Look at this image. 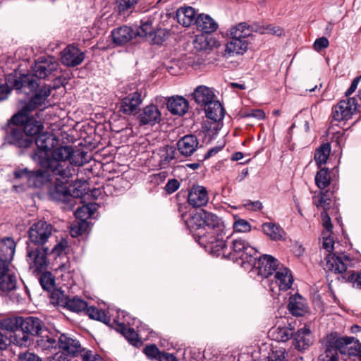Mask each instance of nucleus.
<instances>
[{
  "label": "nucleus",
  "instance_id": "1",
  "mask_svg": "<svg viewBox=\"0 0 361 361\" xmlns=\"http://www.w3.org/2000/svg\"><path fill=\"white\" fill-rule=\"evenodd\" d=\"M59 68V62L51 56H42L35 60L31 66V73H21L15 71L6 76V82L9 88L18 94H25L27 97L43 92L47 93L46 101L51 94L50 85L40 83L42 79L49 75H56Z\"/></svg>",
  "mask_w": 361,
  "mask_h": 361
},
{
  "label": "nucleus",
  "instance_id": "2",
  "mask_svg": "<svg viewBox=\"0 0 361 361\" xmlns=\"http://www.w3.org/2000/svg\"><path fill=\"white\" fill-rule=\"evenodd\" d=\"M185 224L199 245L209 252L217 241L226 237L225 226L221 219L204 209L191 214Z\"/></svg>",
  "mask_w": 361,
  "mask_h": 361
},
{
  "label": "nucleus",
  "instance_id": "3",
  "mask_svg": "<svg viewBox=\"0 0 361 361\" xmlns=\"http://www.w3.org/2000/svg\"><path fill=\"white\" fill-rule=\"evenodd\" d=\"M53 231V226L46 221L39 220L34 223L29 228L27 243V257L35 267L36 271L42 272L49 264L47 258L49 247L45 246Z\"/></svg>",
  "mask_w": 361,
  "mask_h": 361
},
{
  "label": "nucleus",
  "instance_id": "4",
  "mask_svg": "<svg viewBox=\"0 0 361 361\" xmlns=\"http://www.w3.org/2000/svg\"><path fill=\"white\" fill-rule=\"evenodd\" d=\"M212 255L228 259L240 263L242 266L255 262V256L258 255V251L250 245L244 239L240 238L221 239L217 241L214 249L210 252Z\"/></svg>",
  "mask_w": 361,
  "mask_h": 361
},
{
  "label": "nucleus",
  "instance_id": "5",
  "mask_svg": "<svg viewBox=\"0 0 361 361\" xmlns=\"http://www.w3.org/2000/svg\"><path fill=\"white\" fill-rule=\"evenodd\" d=\"M47 93L43 92L41 94H35V96L27 97V100L21 101L22 106L20 109L14 114L15 116H20L19 123L27 137L32 140H34L40 133L44 130V126L41 120H38L30 113L37 109H40L46 103V97Z\"/></svg>",
  "mask_w": 361,
  "mask_h": 361
},
{
  "label": "nucleus",
  "instance_id": "6",
  "mask_svg": "<svg viewBox=\"0 0 361 361\" xmlns=\"http://www.w3.org/2000/svg\"><path fill=\"white\" fill-rule=\"evenodd\" d=\"M20 116L14 114L1 127L4 133L3 145L13 147L21 154L32 148V140L27 137L19 123Z\"/></svg>",
  "mask_w": 361,
  "mask_h": 361
},
{
  "label": "nucleus",
  "instance_id": "7",
  "mask_svg": "<svg viewBox=\"0 0 361 361\" xmlns=\"http://www.w3.org/2000/svg\"><path fill=\"white\" fill-rule=\"evenodd\" d=\"M20 326V333L18 334L17 345L21 347H28L32 345L39 336L49 333L44 322L34 316H21Z\"/></svg>",
  "mask_w": 361,
  "mask_h": 361
},
{
  "label": "nucleus",
  "instance_id": "8",
  "mask_svg": "<svg viewBox=\"0 0 361 361\" xmlns=\"http://www.w3.org/2000/svg\"><path fill=\"white\" fill-rule=\"evenodd\" d=\"M361 80V75L355 78L350 87L345 92L346 99L341 100L336 105L334 106L331 111V118L334 121H347L352 118V116L357 111L360 104L358 99L350 97L356 90L358 83Z\"/></svg>",
  "mask_w": 361,
  "mask_h": 361
},
{
  "label": "nucleus",
  "instance_id": "9",
  "mask_svg": "<svg viewBox=\"0 0 361 361\" xmlns=\"http://www.w3.org/2000/svg\"><path fill=\"white\" fill-rule=\"evenodd\" d=\"M361 80V75L355 78L350 87L345 92L346 99L341 100L336 105L334 106L331 111V118L334 121H347L352 118V116L357 111L360 104L358 99L350 97L356 90L358 83Z\"/></svg>",
  "mask_w": 361,
  "mask_h": 361
},
{
  "label": "nucleus",
  "instance_id": "10",
  "mask_svg": "<svg viewBox=\"0 0 361 361\" xmlns=\"http://www.w3.org/2000/svg\"><path fill=\"white\" fill-rule=\"evenodd\" d=\"M49 333L42 334L39 336L35 341L37 346L42 350L50 349L56 350L59 348L65 352L68 353L73 356H78L80 350V343L77 339H73L67 336V334H61L58 339L49 336Z\"/></svg>",
  "mask_w": 361,
  "mask_h": 361
},
{
  "label": "nucleus",
  "instance_id": "11",
  "mask_svg": "<svg viewBox=\"0 0 361 361\" xmlns=\"http://www.w3.org/2000/svg\"><path fill=\"white\" fill-rule=\"evenodd\" d=\"M85 314L91 319L101 322L109 327L114 329L121 333L133 346H135V331L133 328L128 327L124 323H119L114 319L112 322L110 316L107 315L105 310L99 309L95 306L88 307Z\"/></svg>",
  "mask_w": 361,
  "mask_h": 361
},
{
  "label": "nucleus",
  "instance_id": "12",
  "mask_svg": "<svg viewBox=\"0 0 361 361\" xmlns=\"http://www.w3.org/2000/svg\"><path fill=\"white\" fill-rule=\"evenodd\" d=\"M50 168H42L33 170L27 167H16L13 172V178L18 180L25 179L27 186L30 188H42L45 185L51 180V175L49 171Z\"/></svg>",
  "mask_w": 361,
  "mask_h": 361
},
{
  "label": "nucleus",
  "instance_id": "13",
  "mask_svg": "<svg viewBox=\"0 0 361 361\" xmlns=\"http://www.w3.org/2000/svg\"><path fill=\"white\" fill-rule=\"evenodd\" d=\"M326 336L338 355L350 357L360 353L358 350L360 343L353 336H342L336 331L328 334Z\"/></svg>",
  "mask_w": 361,
  "mask_h": 361
},
{
  "label": "nucleus",
  "instance_id": "14",
  "mask_svg": "<svg viewBox=\"0 0 361 361\" xmlns=\"http://www.w3.org/2000/svg\"><path fill=\"white\" fill-rule=\"evenodd\" d=\"M154 18L148 17L140 20V25L137 27V37L152 44H161L166 39L168 32L165 29H154L152 26Z\"/></svg>",
  "mask_w": 361,
  "mask_h": 361
},
{
  "label": "nucleus",
  "instance_id": "15",
  "mask_svg": "<svg viewBox=\"0 0 361 361\" xmlns=\"http://www.w3.org/2000/svg\"><path fill=\"white\" fill-rule=\"evenodd\" d=\"M32 141V147L36 146V148L30 154L31 159L39 165V161L43 160L46 156L50 153L54 147V142H57L56 137L45 131L40 133Z\"/></svg>",
  "mask_w": 361,
  "mask_h": 361
},
{
  "label": "nucleus",
  "instance_id": "16",
  "mask_svg": "<svg viewBox=\"0 0 361 361\" xmlns=\"http://www.w3.org/2000/svg\"><path fill=\"white\" fill-rule=\"evenodd\" d=\"M249 265L257 269L258 275L268 278L276 271L279 262L277 259L269 255H255V262H250Z\"/></svg>",
  "mask_w": 361,
  "mask_h": 361
},
{
  "label": "nucleus",
  "instance_id": "17",
  "mask_svg": "<svg viewBox=\"0 0 361 361\" xmlns=\"http://www.w3.org/2000/svg\"><path fill=\"white\" fill-rule=\"evenodd\" d=\"M69 149H71V146H60L52 149L50 153L39 161V166L42 168H50V170L54 171L56 167V162L66 160L70 161V159H72Z\"/></svg>",
  "mask_w": 361,
  "mask_h": 361
},
{
  "label": "nucleus",
  "instance_id": "18",
  "mask_svg": "<svg viewBox=\"0 0 361 361\" xmlns=\"http://www.w3.org/2000/svg\"><path fill=\"white\" fill-rule=\"evenodd\" d=\"M11 262L0 255V293H10L16 288V276L8 274Z\"/></svg>",
  "mask_w": 361,
  "mask_h": 361
},
{
  "label": "nucleus",
  "instance_id": "19",
  "mask_svg": "<svg viewBox=\"0 0 361 361\" xmlns=\"http://www.w3.org/2000/svg\"><path fill=\"white\" fill-rule=\"evenodd\" d=\"M50 200L57 202H62L69 206L73 209V204L71 203L70 188L66 183L61 180L56 181L53 188L49 191Z\"/></svg>",
  "mask_w": 361,
  "mask_h": 361
},
{
  "label": "nucleus",
  "instance_id": "20",
  "mask_svg": "<svg viewBox=\"0 0 361 361\" xmlns=\"http://www.w3.org/2000/svg\"><path fill=\"white\" fill-rule=\"evenodd\" d=\"M85 57V52L82 51L78 47L68 45L61 52V63L67 67H75L82 63Z\"/></svg>",
  "mask_w": 361,
  "mask_h": 361
},
{
  "label": "nucleus",
  "instance_id": "21",
  "mask_svg": "<svg viewBox=\"0 0 361 361\" xmlns=\"http://www.w3.org/2000/svg\"><path fill=\"white\" fill-rule=\"evenodd\" d=\"M110 37L114 47H123L135 37V32L131 27L123 25L113 29Z\"/></svg>",
  "mask_w": 361,
  "mask_h": 361
},
{
  "label": "nucleus",
  "instance_id": "22",
  "mask_svg": "<svg viewBox=\"0 0 361 361\" xmlns=\"http://www.w3.org/2000/svg\"><path fill=\"white\" fill-rule=\"evenodd\" d=\"M209 201L208 192L205 187L193 185L188 192V202L192 207L205 206Z\"/></svg>",
  "mask_w": 361,
  "mask_h": 361
},
{
  "label": "nucleus",
  "instance_id": "23",
  "mask_svg": "<svg viewBox=\"0 0 361 361\" xmlns=\"http://www.w3.org/2000/svg\"><path fill=\"white\" fill-rule=\"evenodd\" d=\"M137 119L140 126H154L161 121V113L156 105H148L139 114Z\"/></svg>",
  "mask_w": 361,
  "mask_h": 361
},
{
  "label": "nucleus",
  "instance_id": "24",
  "mask_svg": "<svg viewBox=\"0 0 361 361\" xmlns=\"http://www.w3.org/2000/svg\"><path fill=\"white\" fill-rule=\"evenodd\" d=\"M199 140L192 134L182 137L177 142V147L180 154L184 157L191 156L198 148Z\"/></svg>",
  "mask_w": 361,
  "mask_h": 361
},
{
  "label": "nucleus",
  "instance_id": "25",
  "mask_svg": "<svg viewBox=\"0 0 361 361\" xmlns=\"http://www.w3.org/2000/svg\"><path fill=\"white\" fill-rule=\"evenodd\" d=\"M293 345L299 351L308 348L313 343L312 333L309 328L303 327L293 333Z\"/></svg>",
  "mask_w": 361,
  "mask_h": 361
},
{
  "label": "nucleus",
  "instance_id": "26",
  "mask_svg": "<svg viewBox=\"0 0 361 361\" xmlns=\"http://www.w3.org/2000/svg\"><path fill=\"white\" fill-rule=\"evenodd\" d=\"M287 307L291 314L296 317L304 316L308 311L305 299L299 294L293 295L289 298Z\"/></svg>",
  "mask_w": 361,
  "mask_h": 361
},
{
  "label": "nucleus",
  "instance_id": "27",
  "mask_svg": "<svg viewBox=\"0 0 361 361\" xmlns=\"http://www.w3.org/2000/svg\"><path fill=\"white\" fill-rule=\"evenodd\" d=\"M321 353L318 357V361H339V355L326 336H324L320 341Z\"/></svg>",
  "mask_w": 361,
  "mask_h": 361
},
{
  "label": "nucleus",
  "instance_id": "28",
  "mask_svg": "<svg viewBox=\"0 0 361 361\" xmlns=\"http://www.w3.org/2000/svg\"><path fill=\"white\" fill-rule=\"evenodd\" d=\"M167 109L173 115L183 116L188 110V101L183 97L176 96L169 98Z\"/></svg>",
  "mask_w": 361,
  "mask_h": 361
},
{
  "label": "nucleus",
  "instance_id": "29",
  "mask_svg": "<svg viewBox=\"0 0 361 361\" xmlns=\"http://www.w3.org/2000/svg\"><path fill=\"white\" fill-rule=\"evenodd\" d=\"M195 25L197 29L202 33L210 34L218 28V24L209 15L200 13L196 17Z\"/></svg>",
  "mask_w": 361,
  "mask_h": 361
},
{
  "label": "nucleus",
  "instance_id": "30",
  "mask_svg": "<svg viewBox=\"0 0 361 361\" xmlns=\"http://www.w3.org/2000/svg\"><path fill=\"white\" fill-rule=\"evenodd\" d=\"M193 98L197 104L205 107L214 99L215 94L211 88L200 85L195 90Z\"/></svg>",
  "mask_w": 361,
  "mask_h": 361
},
{
  "label": "nucleus",
  "instance_id": "31",
  "mask_svg": "<svg viewBox=\"0 0 361 361\" xmlns=\"http://www.w3.org/2000/svg\"><path fill=\"white\" fill-rule=\"evenodd\" d=\"M21 316L8 318L0 322L1 330L9 333L10 337L13 336V342L17 343L18 334L20 333Z\"/></svg>",
  "mask_w": 361,
  "mask_h": 361
},
{
  "label": "nucleus",
  "instance_id": "32",
  "mask_svg": "<svg viewBox=\"0 0 361 361\" xmlns=\"http://www.w3.org/2000/svg\"><path fill=\"white\" fill-rule=\"evenodd\" d=\"M253 29L247 23L243 22L231 27L227 31V37L228 39H238L246 40L251 35Z\"/></svg>",
  "mask_w": 361,
  "mask_h": 361
},
{
  "label": "nucleus",
  "instance_id": "33",
  "mask_svg": "<svg viewBox=\"0 0 361 361\" xmlns=\"http://www.w3.org/2000/svg\"><path fill=\"white\" fill-rule=\"evenodd\" d=\"M196 11L190 6L180 7L176 13V18L178 23L184 27H189L192 23L195 24Z\"/></svg>",
  "mask_w": 361,
  "mask_h": 361
},
{
  "label": "nucleus",
  "instance_id": "34",
  "mask_svg": "<svg viewBox=\"0 0 361 361\" xmlns=\"http://www.w3.org/2000/svg\"><path fill=\"white\" fill-rule=\"evenodd\" d=\"M274 278L276 279L275 283L281 290H287L291 287L293 282L290 271L286 267L281 268L276 271Z\"/></svg>",
  "mask_w": 361,
  "mask_h": 361
},
{
  "label": "nucleus",
  "instance_id": "35",
  "mask_svg": "<svg viewBox=\"0 0 361 361\" xmlns=\"http://www.w3.org/2000/svg\"><path fill=\"white\" fill-rule=\"evenodd\" d=\"M206 116L215 122L221 121L225 114V110L221 104L214 99L204 107Z\"/></svg>",
  "mask_w": 361,
  "mask_h": 361
},
{
  "label": "nucleus",
  "instance_id": "36",
  "mask_svg": "<svg viewBox=\"0 0 361 361\" xmlns=\"http://www.w3.org/2000/svg\"><path fill=\"white\" fill-rule=\"evenodd\" d=\"M226 44V51L231 56L235 54H243L247 49V40L238 39H228Z\"/></svg>",
  "mask_w": 361,
  "mask_h": 361
},
{
  "label": "nucleus",
  "instance_id": "37",
  "mask_svg": "<svg viewBox=\"0 0 361 361\" xmlns=\"http://www.w3.org/2000/svg\"><path fill=\"white\" fill-rule=\"evenodd\" d=\"M16 243L11 237H5L0 241V255L12 261L16 252Z\"/></svg>",
  "mask_w": 361,
  "mask_h": 361
},
{
  "label": "nucleus",
  "instance_id": "38",
  "mask_svg": "<svg viewBox=\"0 0 361 361\" xmlns=\"http://www.w3.org/2000/svg\"><path fill=\"white\" fill-rule=\"evenodd\" d=\"M214 44V39L205 33L197 35L193 40V47L197 51L211 50Z\"/></svg>",
  "mask_w": 361,
  "mask_h": 361
},
{
  "label": "nucleus",
  "instance_id": "39",
  "mask_svg": "<svg viewBox=\"0 0 361 361\" xmlns=\"http://www.w3.org/2000/svg\"><path fill=\"white\" fill-rule=\"evenodd\" d=\"M326 268L336 274H343L347 269V266L341 257L329 255L326 257Z\"/></svg>",
  "mask_w": 361,
  "mask_h": 361
},
{
  "label": "nucleus",
  "instance_id": "40",
  "mask_svg": "<svg viewBox=\"0 0 361 361\" xmlns=\"http://www.w3.org/2000/svg\"><path fill=\"white\" fill-rule=\"evenodd\" d=\"M135 4V0H115L114 11L119 16L128 17L133 11Z\"/></svg>",
  "mask_w": 361,
  "mask_h": 361
},
{
  "label": "nucleus",
  "instance_id": "41",
  "mask_svg": "<svg viewBox=\"0 0 361 361\" xmlns=\"http://www.w3.org/2000/svg\"><path fill=\"white\" fill-rule=\"evenodd\" d=\"M263 232L272 240L283 239L284 231L276 224L272 222L264 223L262 225Z\"/></svg>",
  "mask_w": 361,
  "mask_h": 361
},
{
  "label": "nucleus",
  "instance_id": "42",
  "mask_svg": "<svg viewBox=\"0 0 361 361\" xmlns=\"http://www.w3.org/2000/svg\"><path fill=\"white\" fill-rule=\"evenodd\" d=\"M331 152V145L329 143L322 145L318 149H316L314 159L318 166L320 167L324 164L328 159Z\"/></svg>",
  "mask_w": 361,
  "mask_h": 361
},
{
  "label": "nucleus",
  "instance_id": "43",
  "mask_svg": "<svg viewBox=\"0 0 361 361\" xmlns=\"http://www.w3.org/2000/svg\"><path fill=\"white\" fill-rule=\"evenodd\" d=\"M331 183V176L328 168L321 169L315 176V184L321 190L328 187Z\"/></svg>",
  "mask_w": 361,
  "mask_h": 361
},
{
  "label": "nucleus",
  "instance_id": "44",
  "mask_svg": "<svg viewBox=\"0 0 361 361\" xmlns=\"http://www.w3.org/2000/svg\"><path fill=\"white\" fill-rule=\"evenodd\" d=\"M130 97L122 99L120 111L126 115H135V92L130 94Z\"/></svg>",
  "mask_w": 361,
  "mask_h": 361
},
{
  "label": "nucleus",
  "instance_id": "45",
  "mask_svg": "<svg viewBox=\"0 0 361 361\" xmlns=\"http://www.w3.org/2000/svg\"><path fill=\"white\" fill-rule=\"evenodd\" d=\"M51 300L54 304H56L63 308H67L71 298L60 288H54L51 293Z\"/></svg>",
  "mask_w": 361,
  "mask_h": 361
},
{
  "label": "nucleus",
  "instance_id": "46",
  "mask_svg": "<svg viewBox=\"0 0 361 361\" xmlns=\"http://www.w3.org/2000/svg\"><path fill=\"white\" fill-rule=\"evenodd\" d=\"M88 304L87 301L75 296L71 298L66 309L73 312L79 313L84 312L85 313Z\"/></svg>",
  "mask_w": 361,
  "mask_h": 361
},
{
  "label": "nucleus",
  "instance_id": "47",
  "mask_svg": "<svg viewBox=\"0 0 361 361\" xmlns=\"http://www.w3.org/2000/svg\"><path fill=\"white\" fill-rule=\"evenodd\" d=\"M294 329L287 326H279L274 332L275 339L279 342H286L290 338H293Z\"/></svg>",
  "mask_w": 361,
  "mask_h": 361
},
{
  "label": "nucleus",
  "instance_id": "48",
  "mask_svg": "<svg viewBox=\"0 0 361 361\" xmlns=\"http://www.w3.org/2000/svg\"><path fill=\"white\" fill-rule=\"evenodd\" d=\"M39 283L44 290L50 292L55 286V277L51 271H44L39 277Z\"/></svg>",
  "mask_w": 361,
  "mask_h": 361
},
{
  "label": "nucleus",
  "instance_id": "49",
  "mask_svg": "<svg viewBox=\"0 0 361 361\" xmlns=\"http://www.w3.org/2000/svg\"><path fill=\"white\" fill-rule=\"evenodd\" d=\"M71 154V158L70 159V163L75 164V165H81L84 162L87 161V152H84L82 149L79 148H73L71 146V149H69Z\"/></svg>",
  "mask_w": 361,
  "mask_h": 361
},
{
  "label": "nucleus",
  "instance_id": "50",
  "mask_svg": "<svg viewBox=\"0 0 361 361\" xmlns=\"http://www.w3.org/2000/svg\"><path fill=\"white\" fill-rule=\"evenodd\" d=\"M71 195V203L75 204V200L83 197L87 192L86 191V184L80 182L73 186V189L70 188Z\"/></svg>",
  "mask_w": 361,
  "mask_h": 361
},
{
  "label": "nucleus",
  "instance_id": "51",
  "mask_svg": "<svg viewBox=\"0 0 361 361\" xmlns=\"http://www.w3.org/2000/svg\"><path fill=\"white\" fill-rule=\"evenodd\" d=\"M255 30L261 34L269 33L279 37L285 35L284 30L282 27L272 24H268L266 26L262 27L257 26Z\"/></svg>",
  "mask_w": 361,
  "mask_h": 361
},
{
  "label": "nucleus",
  "instance_id": "52",
  "mask_svg": "<svg viewBox=\"0 0 361 361\" xmlns=\"http://www.w3.org/2000/svg\"><path fill=\"white\" fill-rule=\"evenodd\" d=\"M94 214V210L89 204L82 205L75 210L74 214L77 219H86L91 217Z\"/></svg>",
  "mask_w": 361,
  "mask_h": 361
},
{
  "label": "nucleus",
  "instance_id": "53",
  "mask_svg": "<svg viewBox=\"0 0 361 361\" xmlns=\"http://www.w3.org/2000/svg\"><path fill=\"white\" fill-rule=\"evenodd\" d=\"M80 353H81L82 361H104L100 355L94 353L91 350L82 348L81 346L78 355Z\"/></svg>",
  "mask_w": 361,
  "mask_h": 361
},
{
  "label": "nucleus",
  "instance_id": "54",
  "mask_svg": "<svg viewBox=\"0 0 361 361\" xmlns=\"http://www.w3.org/2000/svg\"><path fill=\"white\" fill-rule=\"evenodd\" d=\"M176 151L173 147L166 146L162 151L161 155L160 164L165 166L169 164V162L175 159Z\"/></svg>",
  "mask_w": 361,
  "mask_h": 361
},
{
  "label": "nucleus",
  "instance_id": "55",
  "mask_svg": "<svg viewBox=\"0 0 361 361\" xmlns=\"http://www.w3.org/2000/svg\"><path fill=\"white\" fill-rule=\"evenodd\" d=\"M341 277L345 281L352 283L353 287L361 289V272L352 271L348 272L347 278L345 276Z\"/></svg>",
  "mask_w": 361,
  "mask_h": 361
},
{
  "label": "nucleus",
  "instance_id": "56",
  "mask_svg": "<svg viewBox=\"0 0 361 361\" xmlns=\"http://www.w3.org/2000/svg\"><path fill=\"white\" fill-rule=\"evenodd\" d=\"M79 222L77 226H74L71 228L73 236L81 235L85 233L89 228V222L86 219H78Z\"/></svg>",
  "mask_w": 361,
  "mask_h": 361
},
{
  "label": "nucleus",
  "instance_id": "57",
  "mask_svg": "<svg viewBox=\"0 0 361 361\" xmlns=\"http://www.w3.org/2000/svg\"><path fill=\"white\" fill-rule=\"evenodd\" d=\"M161 353L155 344L147 345L143 349V353L150 359L158 360Z\"/></svg>",
  "mask_w": 361,
  "mask_h": 361
},
{
  "label": "nucleus",
  "instance_id": "58",
  "mask_svg": "<svg viewBox=\"0 0 361 361\" xmlns=\"http://www.w3.org/2000/svg\"><path fill=\"white\" fill-rule=\"evenodd\" d=\"M70 79L71 78L68 75H61L56 76L52 80V85H49L51 90L59 89L61 87H65L68 83Z\"/></svg>",
  "mask_w": 361,
  "mask_h": 361
},
{
  "label": "nucleus",
  "instance_id": "59",
  "mask_svg": "<svg viewBox=\"0 0 361 361\" xmlns=\"http://www.w3.org/2000/svg\"><path fill=\"white\" fill-rule=\"evenodd\" d=\"M331 202V198L329 197V192L325 191L321 192V196L319 198L318 202L317 203L316 205L317 207H322L324 210L326 212L330 208Z\"/></svg>",
  "mask_w": 361,
  "mask_h": 361
},
{
  "label": "nucleus",
  "instance_id": "60",
  "mask_svg": "<svg viewBox=\"0 0 361 361\" xmlns=\"http://www.w3.org/2000/svg\"><path fill=\"white\" fill-rule=\"evenodd\" d=\"M233 229L237 232H247L251 229L250 223L242 219H238L233 224Z\"/></svg>",
  "mask_w": 361,
  "mask_h": 361
},
{
  "label": "nucleus",
  "instance_id": "61",
  "mask_svg": "<svg viewBox=\"0 0 361 361\" xmlns=\"http://www.w3.org/2000/svg\"><path fill=\"white\" fill-rule=\"evenodd\" d=\"M68 247V242L65 239H61L60 242L56 243L52 249H49V255L51 254L55 255L56 257H59L61 254L64 251V250Z\"/></svg>",
  "mask_w": 361,
  "mask_h": 361
},
{
  "label": "nucleus",
  "instance_id": "62",
  "mask_svg": "<svg viewBox=\"0 0 361 361\" xmlns=\"http://www.w3.org/2000/svg\"><path fill=\"white\" fill-rule=\"evenodd\" d=\"M64 350L55 353L53 356L50 357L49 361H71L72 357H75Z\"/></svg>",
  "mask_w": 361,
  "mask_h": 361
},
{
  "label": "nucleus",
  "instance_id": "63",
  "mask_svg": "<svg viewBox=\"0 0 361 361\" xmlns=\"http://www.w3.org/2000/svg\"><path fill=\"white\" fill-rule=\"evenodd\" d=\"M180 182L176 178L169 179L164 187V191L167 195L176 192L180 187Z\"/></svg>",
  "mask_w": 361,
  "mask_h": 361
},
{
  "label": "nucleus",
  "instance_id": "64",
  "mask_svg": "<svg viewBox=\"0 0 361 361\" xmlns=\"http://www.w3.org/2000/svg\"><path fill=\"white\" fill-rule=\"evenodd\" d=\"M329 45L328 39L325 37L317 38L313 44L314 49L317 51H321L322 49L327 48Z\"/></svg>",
  "mask_w": 361,
  "mask_h": 361
}]
</instances>
